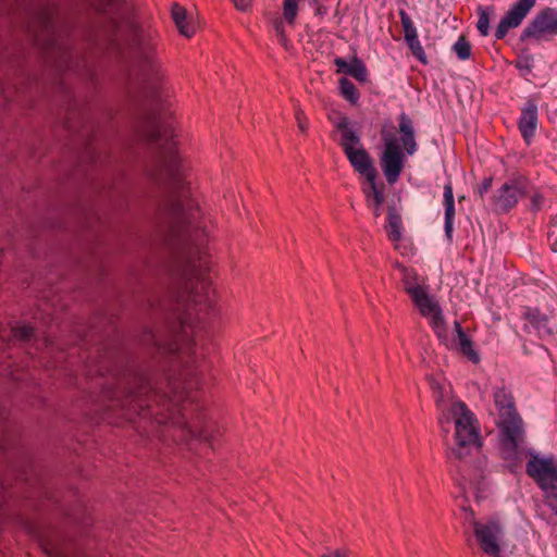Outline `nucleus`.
<instances>
[{
	"label": "nucleus",
	"instance_id": "nucleus-1",
	"mask_svg": "<svg viewBox=\"0 0 557 557\" xmlns=\"http://www.w3.org/2000/svg\"><path fill=\"white\" fill-rule=\"evenodd\" d=\"M147 139L156 152L153 180L163 189L162 211L169 228L170 240L177 248L176 275L183 297L195 305L210 307V281L203 256L206 233L199 224L200 211L191 198L176 152L172 125L162 121L151 109L148 113Z\"/></svg>",
	"mask_w": 557,
	"mask_h": 557
},
{
	"label": "nucleus",
	"instance_id": "nucleus-2",
	"mask_svg": "<svg viewBox=\"0 0 557 557\" xmlns=\"http://www.w3.org/2000/svg\"><path fill=\"white\" fill-rule=\"evenodd\" d=\"M94 5L102 17L101 29L92 39L95 46L108 54L120 58L127 67L129 77L143 84L147 100L152 107H159L161 104L158 86L159 70L150 38L141 30L134 28L127 42H121L120 27L128 10L125 1L98 0Z\"/></svg>",
	"mask_w": 557,
	"mask_h": 557
},
{
	"label": "nucleus",
	"instance_id": "nucleus-3",
	"mask_svg": "<svg viewBox=\"0 0 557 557\" xmlns=\"http://www.w3.org/2000/svg\"><path fill=\"white\" fill-rule=\"evenodd\" d=\"M398 129L399 140L391 131L383 128L381 132L383 150L380 156V165L389 185H394L399 180L405 166L406 154L413 156L418 151L413 122L404 112L398 117Z\"/></svg>",
	"mask_w": 557,
	"mask_h": 557
},
{
	"label": "nucleus",
	"instance_id": "nucleus-4",
	"mask_svg": "<svg viewBox=\"0 0 557 557\" xmlns=\"http://www.w3.org/2000/svg\"><path fill=\"white\" fill-rule=\"evenodd\" d=\"M450 418L455 423V445L449 448L447 458L449 462L465 461L467 457L474 453H479L483 440L480 435L478 420L475 414L461 401H454L448 410V413L440 418V423L444 428V423H448ZM445 433L447 429H443Z\"/></svg>",
	"mask_w": 557,
	"mask_h": 557
},
{
	"label": "nucleus",
	"instance_id": "nucleus-5",
	"mask_svg": "<svg viewBox=\"0 0 557 557\" xmlns=\"http://www.w3.org/2000/svg\"><path fill=\"white\" fill-rule=\"evenodd\" d=\"M494 403L498 410L497 425L500 431L502 453L505 459L519 458L524 449L523 421L516 410L513 398L506 388L494 391Z\"/></svg>",
	"mask_w": 557,
	"mask_h": 557
},
{
	"label": "nucleus",
	"instance_id": "nucleus-6",
	"mask_svg": "<svg viewBox=\"0 0 557 557\" xmlns=\"http://www.w3.org/2000/svg\"><path fill=\"white\" fill-rule=\"evenodd\" d=\"M523 454L530 457L525 466V472L535 481L537 486L541 490L557 488V459L555 456H540L533 449L528 448L524 442V449L519 451V458L511 460H520Z\"/></svg>",
	"mask_w": 557,
	"mask_h": 557
},
{
	"label": "nucleus",
	"instance_id": "nucleus-7",
	"mask_svg": "<svg viewBox=\"0 0 557 557\" xmlns=\"http://www.w3.org/2000/svg\"><path fill=\"white\" fill-rule=\"evenodd\" d=\"M411 300L424 318L429 319L430 325L440 341L447 339V325L441 305L431 296L425 288L411 290Z\"/></svg>",
	"mask_w": 557,
	"mask_h": 557
},
{
	"label": "nucleus",
	"instance_id": "nucleus-8",
	"mask_svg": "<svg viewBox=\"0 0 557 557\" xmlns=\"http://www.w3.org/2000/svg\"><path fill=\"white\" fill-rule=\"evenodd\" d=\"M530 191V184L524 177H517L504 183L494 194L495 211L509 212Z\"/></svg>",
	"mask_w": 557,
	"mask_h": 557
},
{
	"label": "nucleus",
	"instance_id": "nucleus-9",
	"mask_svg": "<svg viewBox=\"0 0 557 557\" xmlns=\"http://www.w3.org/2000/svg\"><path fill=\"white\" fill-rule=\"evenodd\" d=\"M473 532L481 549L490 557H499V541L503 536V529L496 521L481 523L473 520Z\"/></svg>",
	"mask_w": 557,
	"mask_h": 557
},
{
	"label": "nucleus",
	"instance_id": "nucleus-10",
	"mask_svg": "<svg viewBox=\"0 0 557 557\" xmlns=\"http://www.w3.org/2000/svg\"><path fill=\"white\" fill-rule=\"evenodd\" d=\"M543 34H557V9L545 8L527 25L520 35V40L539 38Z\"/></svg>",
	"mask_w": 557,
	"mask_h": 557
},
{
	"label": "nucleus",
	"instance_id": "nucleus-11",
	"mask_svg": "<svg viewBox=\"0 0 557 557\" xmlns=\"http://www.w3.org/2000/svg\"><path fill=\"white\" fill-rule=\"evenodd\" d=\"M535 4L536 0H518L512 4L499 21L495 30V38L497 40L504 39L509 29L520 26Z\"/></svg>",
	"mask_w": 557,
	"mask_h": 557
},
{
	"label": "nucleus",
	"instance_id": "nucleus-12",
	"mask_svg": "<svg viewBox=\"0 0 557 557\" xmlns=\"http://www.w3.org/2000/svg\"><path fill=\"white\" fill-rule=\"evenodd\" d=\"M522 318L529 323V325H525V330L531 326L541 339L557 334V325L554 323V317L541 312L539 308H524Z\"/></svg>",
	"mask_w": 557,
	"mask_h": 557
},
{
	"label": "nucleus",
	"instance_id": "nucleus-13",
	"mask_svg": "<svg viewBox=\"0 0 557 557\" xmlns=\"http://www.w3.org/2000/svg\"><path fill=\"white\" fill-rule=\"evenodd\" d=\"M539 124V108L537 103L529 99L521 108V115L519 117L518 127L520 134L527 145H530L537 128Z\"/></svg>",
	"mask_w": 557,
	"mask_h": 557
},
{
	"label": "nucleus",
	"instance_id": "nucleus-14",
	"mask_svg": "<svg viewBox=\"0 0 557 557\" xmlns=\"http://www.w3.org/2000/svg\"><path fill=\"white\" fill-rule=\"evenodd\" d=\"M345 154L351 166L363 177L376 172L370 154L362 146L355 149L347 148Z\"/></svg>",
	"mask_w": 557,
	"mask_h": 557
},
{
	"label": "nucleus",
	"instance_id": "nucleus-15",
	"mask_svg": "<svg viewBox=\"0 0 557 557\" xmlns=\"http://www.w3.org/2000/svg\"><path fill=\"white\" fill-rule=\"evenodd\" d=\"M443 206H444V231L445 236L449 243L453 242L454 221H455V198L453 185L450 182L444 185L443 194Z\"/></svg>",
	"mask_w": 557,
	"mask_h": 557
},
{
	"label": "nucleus",
	"instance_id": "nucleus-16",
	"mask_svg": "<svg viewBox=\"0 0 557 557\" xmlns=\"http://www.w3.org/2000/svg\"><path fill=\"white\" fill-rule=\"evenodd\" d=\"M334 64L337 66V72L344 73L357 79L360 83L368 81V70L364 63L357 57L351 62H347L343 58H336Z\"/></svg>",
	"mask_w": 557,
	"mask_h": 557
},
{
	"label": "nucleus",
	"instance_id": "nucleus-17",
	"mask_svg": "<svg viewBox=\"0 0 557 557\" xmlns=\"http://www.w3.org/2000/svg\"><path fill=\"white\" fill-rule=\"evenodd\" d=\"M335 127L341 134L338 144L345 153H347V148L355 149L357 146H361L360 136L351 128L350 122L346 116L339 119Z\"/></svg>",
	"mask_w": 557,
	"mask_h": 557
},
{
	"label": "nucleus",
	"instance_id": "nucleus-18",
	"mask_svg": "<svg viewBox=\"0 0 557 557\" xmlns=\"http://www.w3.org/2000/svg\"><path fill=\"white\" fill-rule=\"evenodd\" d=\"M366 182L362 187L363 194L366 196L368 205H371V202L383 205L384 202V184L381 183L380 185L376 183L377 178V171L375 173L369 174L364 176Z\"/></svg>",
	"mask_w": 557,
	"mask_h": 557
},
{
	"label": "nucleus",
	"instance_id": "nucleus-19",
	"mask_svg": "<svg viewBox=\"0 0 557 557\" xmlns=\"http://www.w3.org/2000/svg\"><path fill=\"white\" fill-rule=\"evenodd\" d=\"M172 17L182 35L190 37L194 34L195 28L187 22L185 9L177 3L172 7Z\"/></svg>",
	"mask_w": 557,
	"mask_h": 557
},
{
	"label": "nucleus",
	"instance_id": "nucleus-20",
	"mask_svg": "<svg viewBox=\"0 0 557 557\" xmlns=\"http://www.w3.org/2000/svg\"><path fill=\"white\" fill-rule=\"evenodd\" d=\"M455 345L457 349L466 356L471 362L479 363L481 358L479 352L473 347V342L466 333L459 332V337L456 338Z\"/></svg>",
	"mask_w": 557,
	"mask_h": 557
},
{
	"label": "nucleus",
	"instance_id": "nucleus-21",
	"mask_svg": "<svg viewBox=\"0 0 557 557\" xmlns=\"http://www.w3.org/2000/svg\"><path fill=\"white\" fill-rule=\"evenodd\" d=\"M387 234L393 242H398L401 237V218L392 207L387 212Z\"/></svg>",
	"mask_w": 557,
	"mask_h": 557
},
{
	"label": "nucleus",
	"instance_id": "nucleus-22",
	"mask_svg": "<svg viewBox=\"0 0 557 557\" xmlns=\"http://www.w3.org/2000/svg\"><path fill=\"white\" fill-rule=\"evenodd\" d=\"M338 84L342 97L352 106L358 104L360 94L357 87L346 77H342Z\"/></svg>",
	"mask_w": 557,
	"mask_h": 557
},
{
	"label": "nucleus",
	"instance_id": "nucleus-23",
	"mask_svg": "<svg viewBox=\"0 0 557 557\" xmlns=\"http://www.w3.org/2000/svg\"><path fill=\"white\" fill-rule=\"evenodd\" d=\"M403 283L406 293L411 297V290L423 289L424 287L417 283V274L413 270L403 268Z\"/></svg>",
	"mask_w": 557,
	"mask_h": 557
},
{
	"label": "nucleus",
	"instance_id": "nucleus-24",
	"mask_svg": "<svg viewBox=\"0 0 557 557\" xmlns=\"http://www.w3.org/2000/svg\"><path fill=\"white\" fill-rule=\"evenodd\" d=\"M513 65L522 76H527L532 72L534 67V58L529 53L520 54L513 62Z\"/></svg>",
	"mask_w": 557,
	"mask_h": 557
},
{
	"label": "nucleus",
	"instance_id": "nucleus-25",
	"mask_svg": "<svg viewBox=\"0 0 557 557\" xmlns=\"http://www.w3.org/2000/svg\"><path fill=\"white\" fill-rule=\"evenodd\" d=\"M399 17H400L401 26L404 29L405 41L417 37L418 36L417 28L413 25V22L410 18V16L408 15V13L405 10H400Z\"/></svg>",
	"mask_w": 557,
	"mask_h": 557
},
{
	"label": "nucleus",
	"instance_id": "nucleus-26",
	"mask_svg": "<svg viewBox=\"0 0 557 557\" xmlns=\"http://www.w3.org/2000/svg\"><path fill=\"white\" fill-rule=\"evenodd\" d=\"M453 51L457 54L459 60H468L471 57V45L465 36H460L453 45Z\"/></svg>",
	"mask_w": 557,
	"mask_h": 557
},
{
	"label": "nucleus",
	"instance_id": "nucleus-27",
	"mask_svg": "<svg viewBox=\"0 0 557 557\" xmlns=\"http://www.w3.org/2000/svg\"><path fill=\"white\" fill-rule=\"evenodd\" d=\"M406 42H407L412 55L414 58H417L421 63L426 64L428 59H426L424 49H423L418 36L412 39L406 40Z\"/></svg>",
	"mask_w": 557,
	"mask_h": 557
},
{
	"label": "nucleus",
	"instance_id": "nucleus-28",
	"mask_svg": "<svg viewBox=\"0 0 557 557\" xmlns=\"http://www.w3.org/2000/svg\"><path fill=\"white\" fill-rule=\"evenodd\" d=\"M298 10V0H284L283 15L288 24H293Z\"/></svg>",
	"mask_w": 557,
	"mask_h": 557
},
{
	"label": "nucleus",
	"instance_id": "nucleus-29",
	"mask_svg": "<svg viewBox=\"0 0 557 557\" xmlns=\"http://www.w3.org/2000/svg\"><path fill=\"white\" fill-rule=\"evenodd\" d=\"M476 28L482 36L488 35L490 16L488 13L482 8L479 9V20L476 23Z\"/></svg>",
	"mask_w": 557,
	"mask_h": 557
},
{
	"label": "nucleus",
	"instance_id": "nucleus-30",
	"mask_svg": "<svg viewBox=\"0 0 557 557\" xmlns=\"http://www.w3.org/2000/svg\"><path fill=\"white\" fill-rule=\"evenodd\" d=\"M14 336L21 341H29L34 335V329L24 324L13 329Z\"/></svg>",
	"mask_w": 557,
	"mask_h": 557
},
{
	"label": "nucleus",
	"instance_id": "nucleus-31",
	"mask_svg": "<svg viewBox=\"0 0 557 557\" xmlns=\"http://www.w3.org/2000/svg\"><path fill=\"white\" fill-rule=\"evenodd\" d=\"M542 491L545 493L546 505L557 515V488Z\"/></svg>",
	"mask_w": 557,
	"mask_h": 557
},
{
	"label": "nucleus",
	"instance_id": "nucleus-32",
	"mask_svg": "<svg viewBox=\"0 0 557 557\" xmlns=\"http://www.w3.org/2000/svg\"><path fill=\"white\" fill-rule=\"evenodd\" d=\"M543 196L539 193H535L531 196L530 210L537 211L542 208L543 205Z\"/></svg>",
	"mask_w": 557,
	"mask_h": 557
},
{
	"label": "nucleus",
	"instance_id": "nucleus-33",
	"mask_svg": "<svg viewBox=\"0 0 557 557\" xmlns=\"http://www.w3.org/2000/svg\"><path fill=\"white\" fill-rule=\"evenodd\" d=\"M492 186V177H486L478 188V194L481 198L490 190Z\"/></svg>",
	"mask_w": 557,
	"mask_h": 557
},
{
	"label": "nucleus",
	"instance_id": "nucleus-34",
	"mask_svg": "<svg viewBox=\"0 0 557 557\" xmlns=\"http://www.w3.org/2000/svg\"><path fill=\"white\" fill-rule=\"evenodd\" d=\"M145 342H147L148 344H151L152 346H154L156 348L160 349L161 348V344L159 342V338L157 337V335L152 332V331H147L146 333V338H145Z\"/></svg>",
	"mask_w": 557,
	"mask_h": 557
},
{
	"label": "nucleus",
	"instance_id": "nucleus-35",
	"mask_svg": "<svg viewBox=\"0 0 557 557\" xmlns=\"http://www.w3.org/2000/svg\"><path fill=\"white\" fill-rule=\"evenodd\" d=\"M235 7L240 11H247L250 7V0H233Z\"/></svg>",
	"mask_w": 557,
	"mask_h": 557
},
{
	"label": "nucleus",
	"instance_id": "nucleus-36",
	"mask_svg": "<svg viewBox=\"0 0 557 557\" xmlns=\"http://www.w3.org/2000/svg\"><path fill=\"white\" fill-rule=\"evenodd\" d=\"M44 23H45V26L47 28H49L52 32H54V28H55L54 21H53V18L50 15L46 14L44 16Z\"/></svg>",
	"mask_w": 557,
	"mask_h": 557
},
{
	"label": "nucleus",
	"instance_id": "nucleus-37",
	"mask_svg": "<svg viewBox=\"0 0 557 557\" xmlns=\"http://www.w3.org/2000/svg\"><path fill=\"white\" fill-rule=\"evenodd\" d=\"M321 557H348L344 550H333L330 554H323Z\"/></svg>",
	"mask_w": 557,
	"mask_h": 557
},
{
	"label": "nucleus",
	"instance_id": "nucleus-38",
	"mask_svg": "<svg viewBox=\"0 0 557 557\" xmlns=\"http://www.w3.org/2000/svg\"><path fill=\"white\" fill-rule=\"evenodd\" d=\"M454 468H455V471H456V472L460 473L461 480H459V481H458V484H459L460 486H462V487H463L462 480H463V481H467V475H466L465 473H461V472H460L459 466H457V465H456V466H454ZM450 472H451V473L454 472L453 465H451Z\"/></svg>",
	"mask_w": 557,
	"mask_h": 557
},
{
	"label": "nucleus",
	"instance_id": "nucleus-39",
	"mask_svg": "<svg viewBox=\"0 0 557 557\" xmlns=\"http://www.w3.org/2000/svg\"><path fill=\"white\" fill-rule=\"evenodd\" d=\"M87 145H88V151H87V157L94 161L95 160V152H94V148L91 147V140L88 138L87 139Z\"/></svg>",
	"mask_w": 557,
	"mask_h": 557
},
{
	"label": "nucleus",
	"instance_id": "nucleus-40",
	"mask_svg": "<svg viewBox=\"0 0 557 557\" xmlns=\"http://www.w3.org/2000/svg\"><path fill=\"white\" fill-rule=\"evenodd\" d=\"M369 206L373 208V213H374L375 216H379L381 214V207H382V205H377V203L371 202V205H369Z\"/></svg>",
	"mask_w": 557,
	"mask_h": 557
},
{
	"label": "nucleus",
	"instance_id": "nucleus-41",
	"mask_svg": "<svg viewBox=\"0 0 557 557\" xmlns=\"http://www.w3.org/2000/svg\"><path fill=\"white\" fill-rule=\"evenodd\" d=\"M454 327H455V332H456V335H457V338L459 337V332L460 333H465L463 329L461 327V324L459 321H455L454 322Z\"/></svg>",
	"mask_w": 557,
	"mask_h": 557
},
{
	"label": "nucleus",
	"instance_id": "nucleus-42",
	"mask_svg": "<svg viewBox=\"0 0 557 557\" xmlns=\"http://www.w3.org/2000/svg\"><path fill=\"white\" fill-rule=\"evenodd\" d=\"M315 13H317L318 15H321V16H322V15L326 14V8H325V7L320 5V7H318V9H317V12H315Z\"/></svg>",
	"mask_w": 557,
	"mask_h": 557
},
{
	"label": "nucleus",
	"instance_id": "nucleus-43",
	"mask_svg": "<svg viewBox=\"0 0 557 557\" xmlns=\"http://www.w3.org/2000/svg\"><path fill=\"white\" fill-rule=\"evenodd\" d=\"M298 126H299V128H300L302 132H305V131H306V128H307L306 124H305L302 121H300L299 119H298Z\"/></svg>",
	"mask_w": 557,
	"mask_h": 557
},
{
	"label": "nucleus",
	"instance_id": "nucleus-44",
	"mask_svg": "<svg viewBox=\"0 0 557 557\" xmlns=\"http://www.w3.org/2000/svg\"><path fill=\"white\" fill-rule=\"evenodd\" d=\"M67 128H69V131H71V132H78V131L76 129V127H75L74 125H72V124H71V122H70V121H67Z\"/></svg>",
	"mask_w": 557,
	"mask_h": 557
},
{
	"label": "nucleus",
	"instance_id": "nucleus-45",
	"mask_svg": "<svg viewBox=\"0 0 557 557\" xmlns=\"http://www.w3.org/2000/svg\"><path fill=\"white\" fill-rule=\"evenodd\" d=\"M522 349H523V352H524L525 355H529V354H530V351H529V349H528V347H527L525 345H523V346H522Z\"/></svg>",
	"mask_w": 557,
	"mask_h": 557
},
{
	"label": "nucleus",
	"instance_id": "nucleus-46",
	"mask_svg": "<svg viewBox=\"0 0 557 557\" xmlns=\"http://www.w3.org/2000/svg\"><path fill=\"white\" fill-rule=\"evenodd\" d=\"M540 347H541V348H542L546 354H548V352H549L547 347H545V346H543V345H541Z\"/></svg>",
	"mask_w": 557,
	"mask_h": 557
},
{
	"label": "nucleus",
	"instance_id": "nucleus-47",
	"mask_svg": "<svg viewBox=\"0 0 557 557\" xmlns=\"http://www.w3.org/2000/svg\"><path fill=\"white\" fill-rule=\"evenodd\" d=\"M88 135H89V129H85L83 136H88Z\"/></svg>",
	"mask_w": 557,
	"mask_h": 557
},
{
	"label": "nucleus",
	"instance_id": "nucleus-48",
	"mask_svg": "<svg viewBox=\"0 0 557 557\" xmlns=\"http://www.w3.org/2000/svg\"><path fill=\"white\" fill-rule=\"evenodd\" d=\"M465 199V196L459 197V201H462Z\"/></svg>",
	"mask_w": 557,
	"mask_h": 557
}]
</instances>
